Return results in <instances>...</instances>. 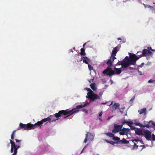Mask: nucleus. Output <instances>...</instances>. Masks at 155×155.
Returning a JSON list of instances; mask_svg holds the SVG:
<instances>
[{
	"label": "nucleus",
	"instance_id": "1",
	"mask_svg": "<svg viewBox=\"0 0 155 155\" xmlns=\"http://www.w3.org/2000/svg\"><path fill=\"white\" fill-rule=\"evenodd\" d=\"M74 109H72V110H71L67 109L66 110H59L58 113L55 114L54 115L56 118H58L59 117H62L63 116H67L63 117L64 119H66L71 114L76 113L79 111V110L74 111Z\"/></svg>",
	"mask_w": 155,
	"mask_h": 155
},
{
	"label": "nucleus",
	"instance_id": "2",
	"mask_svg": "<svg viewBox=\"0 0 155 155\" xmlns=\"http://www.w3.org/2000/svg\"><path fill=\"white\" fill-rule=\"evenodd\" d=\"M114 70H113L111 68L108 67L103 72V73L107 75H109L110 78H111L112 76L115 74H120L121 72V68H115Z\"/></svg>",
	"mask_w": 155,
	"mask_h": 155
},
{
	"label": "nucleus",
	"instance_id": "3",
	"mask_svg": "<svg viewBox=\"0 0 155 155\" xmlns=\"http://www.w3.org/2000/svg\"><path fill=\"white\" fill-rule=\"evenodd\" d=\"M140 58V56L138 57L135 54H132L130 56V58L128 60L130 62L134 64L132 65H135L136 61L138 60Z\"/></svg>",
	"mask_w": 155,
	"mask_h": 155
},
{
	"label": "nucleus",
	"instance_id": "4",
	"mask_svg": "<svg viewBox=\"0 0 155 155\" xmlns=\"http://www.w3.org/2000/svg\"><path fill=\"white\" fill-rule=\"evenodd\" d=\"M120 47L121 45H119L113 48L111 55V58L113 60H114L115 59H116L115 56L116 55L117 53L119 50Z\"/></svg>",
	"mask_w": 155,
	"mask_h": 155
},
{
	"label": "nucleus",
	"instance_id": "5",
	"mask_svg": "<svg viewBox=\"0 0 155 155\" xmlns=\"http://www.w3.org/2000/svg\"><path fill=\"white\" fill-rule=\"evenodd\" d=\"M86 97L89 99L90 101H94L95 100L100 99V97L98 95L94 94L93 92L88 96H87Z\"/></svg>",
	"mask_w": 155,
	"mask_h": 155
},
{
	"label": "nucleus",
	"instance_id": "6",
	"mask_svg": "<svg viewBox=\"0 0 155 155\" xmlns=\"http://www.w3.org/2000/svg\"><path fill=\"white\" fill-rule=\"evenodd\" d=\"M19 127L20 128L18 129L17 130L21 129L23 130H29L32 129L31 124H24L21 123L19 124Z\"/></svg>",
	"mask_w": 155,
	"mask_h": 155
},
{
	"label": "nucleus",
	"instance_id": "7",
	"mask_svg": "<svg viewBox=\"0 0 155 155\" xmlns=\"http://www.w3.org/2000/svg\"><path fill=\"white\" fill-rule=\"evenodd\" d=\"M153 55L152 52L147 49H144L142 51V54H140V57L143 56H151Z\"/></svg>",
	"mask_w": 155,
	"mask_h": 155
},
{
	"label": "nucleus",
	"instance_id": "8",
	"mask_svg": "<svg viewBox=\"0 0 155 155\" xmlns=\"http://www.w3.org/2000/svg\"><path fill=\"white\" fill-rule=\"evenodd\" d=\"M143 135L144 136L146 139L148 140H151V132L148 130H144Z\"/></svg>",
	"mask_w": 155,
	"mask_h": 155
},
{
	"label": "nucleus",
	"instance_id": "9",
	"mask_svg": "<svg viewBox=\"0 0 155 155\" xmlns=\"http://www.w3.org/2000/svg\"><path fill=\"white\" fill-rule=\"evenodd\" d=\"M132 64H134L130 62L128 59L127 60H123L122 61V64L121 67L123 68H126L128 67L129 65H132Z\"/></svg>",
	"mask_w": 155,
	"mask_h": 155
},
{
	"label": "nucleus",
	"instance_id": "10",
	"mask_svg": "<svg viewBox=\"0 0 155 155\" xmlns=\"http://www.w3.org/2000/svg\"><path fill=\"white\" fill-rule=\"evenodd\" d=\"M145 122H146V121H144L143 124L144 125L140 123H139L138 121L137 120H135L134 121V124L135 125L137 126H138L140 127H143L144 128L145 127H146L147 128H149L150 127L149 125H148V124H145Z\"/></svg>",
	"mask_w": 155,
	"mask_h": 155
},
{
	"label": "nucleus",
	"instance_id": "11",
	"mask_svg": "<svg viewBox=\"0 0 155 155\" xmlns=\"http://www.w3.org/2000/svg\"><path fill=\"white\" fill-rule=\"evenodd\" d=\"M54 115H51L49 117H47V118H45L46 121L49 122H51L56 121L57 120H58L59 119L57 118L56 119H54Z\"/></svg>",
	"mask_w": 155,
	"mask_h": 155
},
{
	"label": "nucleus",
	"instance_id": "12",
	"mask_svg": "<svg viewBox=\"0 0 155 155\" xmlns=\"http://www.w3.org/2000/svg\"><path fill=\"white\" fill-rule=\"evenodd\" d=\"M120 104L119 103H114V104L112 106V108L114 110H116L117 109H119L120 110V112L121 113H123V111H122L121 110V109L120 108Z\"/></svg>",
	"mask_w": 155,
	"mask_h": 155
},
{
	"label": "nucleus",
	"instance_id": "13",
	"mask_svg": "<svg viewBox=\"0 0 155 155\" xmlns=\"http://www.w3.org/2000/svg\"><path fill=\"white\" fill-rule=\"evenodd\" d=\"M120 130L121 129H120L119 125L117 124H115L114 125V128L112 130V133H115L119 132Z\"/></svg>",
	"mask_w": 155,
	"mask_h": 155
},
{
	"label": "nucleus",
	"instance_id": "14",
	"mask_svg": "<svg viewBox=\"0 0 155 155\" xmlns=\"http://www.w3.org/2000/svg\"><path fill=\"white\" fill-rule=\"evenodd\" d=\"M135 134L138 135H143V131L140 128H136V129L135 130Z\"/></svg>",
	"mask_w": 155,
	"mask_h": 155
},
{
	"label": "nucleus",
	"instance_id": "15",
	"mask_svg": "<svg viewBox=\"0 0 155 155\" xmlns=\"http://www.w3.org/2000/svg\"><path fill=\"white\" fill-rule=\"evenodd\" d=\"M130 141H132L133 142H136V143L137 145H140V144L139 143H141V144H144V143H143V140H142L135 139L134 140H131Z\"/></svg>",
	"mask_w": 155,
	"mask_h": 155
},
{
	"label": "nucleus",
	"instance_id": "16",
	"mask_svg": "<svg viewBox=\"0 0 155 155\" xmlns=\"http://www.w3.org/2000/svg\"><path fill=\"white\" fill-rule=\"evenodd\" d=\"M42 124V122L41 121V120L40 121H38L37 123H36L34 124L33 125L31 124L32 129L35 128V127L36 126L41 127V125Z\"/></svg>",
	"mask_w": 155,
	"mask_h": 155
},
{
	"label": "nucleus",
	"instance_id": "17",
	"mask_svg": "<svg viewBox=\"0 0 155 155\" xmlns=\"http://www.w3.org/2000/svg\"><path fill=\"white\" fill-rule=\"evenodd\" d=\"M88 104V103H85L84 104H81L80 105L77 106H76L75 108H74V111L76 110H75V109H79L83 107H85L87 106V104Z\"/></svg>",
	"mask_w": 155,
	"mask_h": 155
},
{
	"label": "nucleus",
	"instance_id": "18",
	"mask_svg": "<svg viewBox=\"0 0 155 155\" xmlns=\"http://www.w3.org/2000/svg\"><path fill=\"white\" fill-rule=\"evenodd\" d=\"M129 142V141L127 140L124 138H123L122 140H119L117 142V144L120 143H122L123 144H127Z\"/></svg>",
	"mask_w": 155,
	"mask_h": 155
},
{
	"label": "nucleus",
	"instance_id": "19",
	"mask_svg": "<svg viewBox=\"0 0 155 155\" xmlns=\"http://www.w3.org/2000/svg\"><path fill=\"white\" fill-rule=\"evenodd\" d=\"M119 134L121 135H126L127 136L128 133L123 130V128L119 132Z\"/></svg>",
	"mask_w": 155,
	"mask_h": 155
},
{
	"label": "nucleus",
	"instance_id": "20",
	"mask_svg": "<svg viewBox=\"0 0 155 155\" xmlns=\"http://www.w3.org/2000/svg\"><path fill=\"white\" fill-rule=\"evenodd\" d=\"M10 143H12L13 146H14V147L16 149H18L19 148H20L21 147L19 145H16L15 143L12 140H10Z\"/></svg>",
	"mask_w": 155,
	"mask_h": 155
},
{
	"label": "nucleus",
	"instance_id": "21",
	"mask_svg": "<svg viewBox=\"0 0 155 155\" xmlns=\"http://www.w3.org/2000/svg\"><path fill=\"white\" fill-rule=\"evenodd\" d=\"M111 56L110 58V59H109L107 62V64L110 67H111V65H112V61H113L114 60H113L112 59H111Z\"/></svg>",
	"mask_w": 155,
	"mask_h": 155
},
{
	"label": "nucleus",
	"instance_id": "22",
	"mask_svg": "<svg viewBox=\"0 0 155 155\" xmlns=\"http://www.w3.org/2000/svg\"><path fill=\"white\" fill-rule=\"evenodd\" d=\"M146 108H143L140 110L138 111V112L140 114H141L143 113H144L145 114H146Z\"/></svg>",
	"mask_w": 155,
	"mask_h": 155
},
{
	"label": "nucleus",
	"instance_id": "23",
	"mask_svg": "<svg viewBox=\"0 0 155 155\" xmlns=\"http://www.w3.org/2000/svg\"><path fill=\"white\" fill-rule=\"evenodd\" d=\"M87 134H88V140H92L93 139L94 137L93 135L91 133L88 132Z\"/></svg>",
	"mask_w": 155,
	"mask_h": 155
},
{
	"label": "nucleus",
	"instance_id": "24",
	"mask_svg": "<svg viewBox=\"0 0 155 155\" xmlns=\"http://www.w3.org/2000/svg\"><path fill=\"white\" fill-rule=\"evenodd\" d=\"M83 58H84V59H83V62L86 64H88V61H89L90 60L87 57H83Z\"/></svg>",
	"mask_w": 155,
	"mask_h": 155
},
{
	"label": "nucleus",
	"instance_id": "25",
	"mask_svg": "<svg viewBox=\"0 0 155 155\" xmlns=\"http://www.w3.org/2000/svg\"><path fill=\"white\" fill-rule=\"evenodd\" d=\"M85 89L87 90L88 91L87 93V96H88L91 94L93 92V91H92L90 88H85Z\"/></svg>",
	"mask_w": 155,
	"mask_h": 155
},
{
	"label": "nucleus",
	"instance_id": "26",
	"mask_svg": "<svg viewBox=\"0 0 155 155\" xmlns=\"http://www.w3.org/2000/svg\"><path fill=\"white\" fill-rule=\"evenodd\" d=\"M91 88L94 91H95L96 89V87L94 83H92L90 84V85Z\"/></svg>",
	"mask_w": 155,
	"mask_h": 155
},
{
	"label": "nucleus",
	"instance_id": "27",
	"mask_svg": "<svg viewBox=\"0 0 155 155\" xmlns=\"http://www.w3.org/2000/svg\"><path fill=\"white\" fill-rule=\"evenodd\" d=\"M107 136H109L110 137H113L114 136V134L111 133H110V132H108L106 133L105 134Z\"/></svg>",
	"mask_w": 155,
	"mask_h": 155
},
{
	"label": "nucleus",
	"instance_id": "28",
	"mask_svg": "<svg viewBox=\"0 0 155 155\" xmlns=\"http://www.w3.org/2000/svg\"><path fill=\"white\" fill-rule=\"evenodd\" d=\"M81 55H85L86 53L85 52V50L83 48H81Z\"/></svg>",
	"mask_w": 155,
	"mask_h": 155
},
{
	"label": "nucleus",
	"instance_id": "29",
	"mask_svg": "<svg viewBox=\"0 0 155 155\" xmlns=\"http://www.w3.org/2000/svg\"><path fill=\"white\" fill-rule=\"evenodd\" d=\"M134 145L133 147V149H137L138 148V147H139V145H137V143L134 142Z\"/></svg>",
	"mask_w": 155,
	"mask_h": 155
},
{
	"label": "nucleus",
	"instance_id": "30",
	"mask_svg": "<svg viewBox=\"0 0 155 155\" xmlns=\"http://www.w3.org/2000/svg\"><path fill=\"white\" fill-rule=\"evenodd\" d=\"M143 5L144 6L145 8L147 7V8H150L151 9H152L153 8V6H152L150 5L145 4L144 3H143Z\"/></svg>",
	"mask_w": 155,
	"mask_h": 155
},
{
	"label": "nucleus",
	"instance_id": "31",
	"mask_svg": "<svg viewBox=\"0 0 155 155\" xmlns=\"http://www.w3.org/2000/svg\"><path fill=\"white\" fill-rule=\"evenodd\" d=\"M126 124L128 126H130L131 125V124H133V123L130 120L127 121Z\"/></svg>",
	"mask_w": 155,
	"mask_h": 155
},
{
	"label": "nucleus",
	"instance_id": "32",
	"mask_svg": "<svg viewBox=\"0 0 155 155\" xmlns=\"http://www.w3.org/2000/svg\"><path fill=\"white\" fill-rule=\"evenodd\" d=\"M113 137V139L114 140L118 141H117L120 140V138L117 137Z\"/></svg>",
	"mask_w": 155,
	"mask_h": 155
},
{
	"label": "nucleus",
	"instance_id": "33",
	"mask_svg": "<svg viewBox=\"0 0 155 155\" xmlns=\"http://www.w3.org/2000/svg\"><path fill=\"white\" fill-rule=\"evenodd\" d=\"M16 131V130H14L13 132L11 135V140H13L14 139V136L15 135V132Z\"/></svg>",
	"mask_w": 155,
	"mask_h": 155
},
{
	"label": "nucleus",
	"instance_id": "34",
	"mask_svg": "<svg viewBox=\"0 0 155 155\" xmlns=\"http://www.w3.org/2000/svg\"><path fill=\"white\" fill-rule=\"evenodd\" d=\"M11 143V152L12 153L13 152V150L14 149V146L12 143Z\"/></svg>",
	"mask_w": 155,
	"mask_h": 155
},
{
	"label": "nucleus",
	"instance_id": "35",
	"mask_svg": "<svg viewBox=\"0 0 155 155\" xmlns=\"http://www.w3.org/2000/svg\"><path fill=\"white\" fill-rule=\"evenodd\" d=\"M130 127V129L132 130H134L135 131V130L136 129V128L135 127L132 126V125H130L129 126Z\"/></svg>",
	"mask_w": 155,
	"mask_h": 155
},
{
	"label": "nucleus",
	"instance_id": "36",
	"mask_svg": "<svg viewBox=\"0 0 155 155\" xmlns=\"http://www.w3.org/2000/svg\"><path fill=\"white\" fill-rule=\"evenodd\" d=\"M14 153L12 155H16V154L17 153L18 149L15 148H14Z\"/></svg>",
	"mask_w": 155,
	"mask_h": 155
},
{
	"label": "nucleus",
	"instance_id": "37",
	"mask_svg": "<svg viewBox=\"0 0 155 155\" xmlns=\"http://www.w3.org/2000/svg\"><path fill=\"white\" fill-rule=\"evenodd\" d=\"M88 68L90 70H93V68L92 66H91V65H90L89 64H88Z\"/></svg>",
	"mask_w": 155,
	"mask_h": 155
},
{
	"label": "nucleus",
	"instance_id": "38",
	"mask_svg": "<svg viewBox=\"0 0 155 155\" xmlns=\"http://www.w3.org/2000/svg\"><path fill=\"white\" fill-rule=\"evenodd\" d=\"M151 137L152 140L155 141V135L154 134H151Z\"/></svg>",
	"mask_w": 155,
	"mask_h": 155
},
{
	"label": "nucleus",
	"instance_id": "39",
	"mask_svg": "<svg viewBox=\"0 0 155 155\" xmlns=\"http://www.w3.org/2000/svg\"><path fill=\"white\" fill-rule=\"evenodd\" d=\"M122 64V61H119V62L116 64L117 65H121Z\"/></svg>",
	"mask_w": 155,
	"mask_h": 155
},
{
	"label": "nucleus",
	"instance_id": "40",
	"mask_svg": "<svg viewBox=\"0 0 155 155\" xmlns=\"http://www.w3.org/2000/svg\"><path fill=\"white\" fill-rule=\"evenodd\" d=\"M87 137H88V134H86L85 138L84 140V143H86L87 142Z\"/></svg>",
	"mask_w": 155,
	"mask_h": 155
},
{
	"label": "nucleus",
	"instance_id": "41",
	"mask_svg": "<svg viewBox=\"0 0 155 155\" xmlns=\"http://www.w3.org/2000/svg\"><path fill=\"white\" fill-rule=\"evenodd\" d=\"M135 98V96H134L131 98V99L130 100V102L133 103V101L134 100Z\"/></svg>",
	"mask_w": 155,
	"mask_h": 155
},
{
	"label": "nucleus",
	"instance_id": "42",
	"mask_svg": "<svg viewBox=\"0 0 155 155\" xmlns=\"http://www.w3.org/2000/svg\"><path fill=\"white\" fill-rule=\"evenodd\" d=\"M123 130H125L126 132H127V133H128V132H129L130 131V129L128 128H124Z\"/></svg>",
	"mask_w": 155,
	"mask_h": 155
},
{
	"label": "nucleus",
	"instance_id": "43",
	"mask_svg": "<svg viewBox=\"0 0 155 155\" xmlns=\"http://www.w3.org/2000/svg\"><path fill=\"white\" fill-rule=\"evenodd\" d=\"M139 147H142V148L141 149V150H142L143 148L145 147V145H139Z\"/></svg>",
	"mask_w": 155,
	"mask_h": 155
},
{
	"label": "nucleus",
	"instance_id": "44",
	"mask_svg": "<svg viewBox=\"0 0 155 155\" xmlns=\"http://www.w3.org/2000/svg\"><path fill=\"white\" fill-rule=\"evenodd\" d=\"M151 123L152 125L154 126H155V123L153 122L152 121H150L149 122V123Z\"/></svg>",
	"mask_w": 155,
	"mask_h": 155
},
{
	"label": "nucleus",
	"instance_id": "45",
	"mask_svg": "<svg viewBox=\"0 0 155 155\" xmlns=\"http://www.w3.org/2000/svg\"><path fill=\"white\" fill-rule=\"evenodd\" d=\"M116 143H117V142L116 143L115 142H114L113 141H110L109 143L113 145H114V144Z\"/></svg>",
	"mask_w": 155,
	"mask_h": 155
},
{
	"label": "nucleus",
	"instance_id": "46",
	"mask_svg": "<svg viewBox=\"0 0 155 155\" xmlns=\"http://www.w3.org/2000/svg\"><path fill=\"white\" fill-rule=\"evenodd\" d=\"M82 111L83 112H85L86 114L88 113V110H87L85 109H83Z\"/></svg>",
	"mask_w": 155,
	"mask_h": 155
},
{
	"label": "nucleus",
	"instance_id": "47",
	"mask_svg": "<svg viewBox=\"0 0 155 155\" xmlns=\"http://www.w3.org/2000/svg\"><path fill=\"white\" fill-rule=\"evenodd\" d=\"M154 81H155V80H152V79H150V80L148 81V82L149 83H153V82Z\"/></svg>",
	"mask_w": 155,
	"mask_h": 155
},
{
	"label": "nucleus",
	"instance_id": "48",
	"mask_svg": "<svg viewBox=\"0 0 155 155\" xmlns=\"http://www.w3.org/2000/svg\"><path fill=\"white\" fill-rule=\"evenodd\" d=\"M41 121L42 122V124H43V123L44 122H46V121L45 120V118H44L42 120H41Z\"/></svg>",
	"mask_w": 155,
	"mask_h": 155
},
{
	"label": "nucleus",
	"instance_id": "49",
	"mask_svg": "<svg viewBox=\"0 0 155 155\" xmlns=\"http://www.w3.org/2000/svg\"><path fill=\"white\" fill-rule=\"evenodd\" d=\"M124 121L122 122V124L124 125V124H125V123H126L127 121L126 120H124Z\"/></svg>",
	"mask_w": 155,
	"mask_h": 155
},
{
	"label": "nucleus",
	"instance_id": "50",
	"mask_svg": "<svg viewBox=\"0 0 155 155\" xmlns=\"http://www.w3.org/2000/svg\"><path fill=\"white\" fill-rule=\"evenodd\" d=\"M15 140L16 142V143L20 142L21 141V140H19L17 139H15Z\"/></svg>",
	"mask_w": 155,
	"mask_h": 155
},
{
	"label": "nucleus",
	"instance_id": "51",
	"mask_svg": "<svg viewBox=\"0 0 155 155\" xmlns=\"http://www.w3.org/2000/svg\"><path fill=\"white\" fill-rule=\"evenodd\" d=\"M90 41H87V42L84 44L83 46V47L84 48V47L85 45L86 44H88V43H90Z\"/></svg>",
	"mask_w": 155,
	"mask_h": 155
},
{
	"label": "nucleus",
	"instance_id": "52",
	"mask_svg": "<svg viewBox=\"0 0 155 155\" xmlns=\"http://www.w3.org/2000/svg\"><path fill=\"white\" fill-rule=\"evenodd\" d=\"M123 126V125L122 124H121L120 125H119V127L121 130Z\"/></svg>",
	"mask_w": 155,
	"mask_h": 155
},
{
	"label": "nucleus",
	"instance_id": "53",
	"mask_svg": "<svg viewBox=\"0 0 155 155\" xmlns=\"http://www.w3.org/2000/svg\"><path fill=\"white\" fill-rule=\"evenodd\" d=\"M102 115V112L101 111L99 114V117H101Z\"/></svg>",
	"mask_w": 155,
	"mask_h": 155
},
{
	"label": "nucleus",
	"instance_id": "54",
	"mask_svg": "<svg viewBox=\"0 0 155 155\" xmlns=\"http://www.w3.org/2000/svg\"><path fill=\"white\" fill-rule=\"evenodd\" d=\"M104 141H105V142H106L107 143H110V141L107 140V139H105V140H104Z\"/></svg>",
	"mask_w": 155,
	"mask_h": 155
},
{
	"label": "nucleus",
	"instance_id": "55",
	"mask_svg": "<svg viewBox=\"0 0 155 155\" xmlns=\"http://www.w3.org/2000/svg\"><path fill=\"white\" fill-rule=\"evenodd\" d=\"M88 144H87V145L85 146L84 147V148H83V150H82L81 152V153H83L84 150V149L86 148V146Z\"/></svg>",
	"mask_w": 155,
	"mask_h": 155
},
{
	"label": "nucleus",
	"instance_id": "56",
	"mask_svg": "<svg viewBox=\"0 0 155 155\" xmlns=\"http://www.w3.org/2000/svg\"><path fill=\"white\" fill-rule=\"evenodd\" d=\"M83 57H81L79 60H77L78 61H81L83 60Z\"/></svg>",
	"mask_w": 155,
	"mask_h": 155
},
{
	"label": "nucleus",
	"instance_id": "57",
	"mask_svg": "<svg viewBox=\"0 0 155 155\" xmlns=\"http://www.w3.org/2000/svg\"><path fill=\"white\" fill-rule=\"evenodd\" d=\"M144 63H142V64H141L139 66V67H142V65H144Z\"/></svg>",
	"mask_w": 155,
	"mask_h": 155
},
{
	"label": "nucleus",
	"instance_id": "58",
	"mask_svg": "<svg viewBox=\"0 0 155 155\" xmlns=\"http://www.w3.org/2000/svg\"><path fill=\"white\" fill-rule=\"evenodd\" d=\"M79 56V54L78 53L75 55V56Z\"/></svg>",
	"mask_w": 155,
	"mask_h": 155
},
{
	"label": "nucleus",
	"instance_id": "59",
	"mask_svg": "<svg viewBox=\"0 0 155 155\" xmlns=\"http://www.w3.org/2000/svg\"><path fill=\"white\" fill-rule=\"evenodd\" d=\"M113 101H111V103H110V104L109 105V106H111V105H112L113 104Z\"/></svg>",
	"mask_w": 155,
	"mask_h": 155
},
{
	"label": "nucleus",
	"instance_id": "60",
	"mask_svg": "<svg viewBox=\"0 0 155 155\" xmlns=\"http://www.w3.org/2000/svg\"><path fill=\"white\" fill-rule=\"evenodd\" d=\"M139 53H141V52H137V54L138 56H139V55L140 56V55H139Z\"/></svg>",
	"mask_w": 155,
	"mask_h": 155
},
{
	"label": "nucleus",
	"instance_id": "61",
	"mask_svg": "<svg viewBox=\"0 0 155 155\" xmlns=\"http://www.w3.org/2000/svg\"><path fill=\"white\" fill-rule=\"evenodd\" d=\"M125 60H127L128 59H129V58H128L127 56H126L125 58Z\"/></svg>",
	"mask_w": 155,
	"mask_h": 155
},
{
	"label": "nucleus",
	"instance_id": "62",
	"mask_svg": "<svg viewBox=\"0 0 155 155\" xmlns=\"http://www.w3.org/2000/svg\"><path fill=\"white\" fill-rule=\"evenodd\" d=\"M150 50L151 51H155L154 50H153V49H152L151 47H150Z\"/></svg>",
	"mask_w": 155,
	"mask_h": 155
},
{
	"label": "nucleus",
	"instance_id": "63",
	"mask_svg": "<svg viewBox=\"0 0 155 155\" xmlns=\"http://www.w3.org/2000/svg\"><path fill=\"white\" fill-rule=\"evenodd\" d=\"M149 124H150V123H149V122H147L146 121V122H145V124H148V125H149Z\"/></svg>",
	"mask_w": 155,
	"mask_h": 155
},
{
	"label": "nucleus",
	"instance_id": "64",
	"mask_svg": "<svg viewBox=\"0 0 155 155\" xmlns=\"http://www.w3.org/2000/svg\"><path fill=\"white\" fill-rule=\"evenodd\" d=\"M117 40H121V38H117Z\"/></svg>",
	"mask_w": 155,
	"mask_h": 155
}]
</instances>
